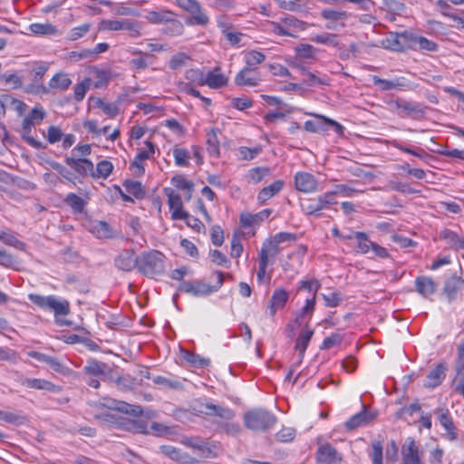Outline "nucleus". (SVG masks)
<instances>
[{
    "mask_svg": "<svg viewBox=\"0 0 464 464\" xmlns=\"http://www.w3.org/2000/svg\"><path fill=\"white\" fill-rule=\"evenodd\" d=\"M315 117L318 120L306 121L304 122V128L305 130L309 132H324L326 131V125H330L334 128L335 132L343 134L344 128L337 121L322 115H315Z\"/></svg>",
    "mask_w": 464,
    "mask_h": 464,
    "instance_id": "8",
    "label": "nucleus"
},
{
    "mask_svg": "<svg viewBox=\"0 0 464 464\" xmlns=\"http://www.w3.org/2000/svg\"><path fill=\"white\" fill-rule=\"evenodd\" d=\"M190 60V57L188 54L185 53H178L171 56V58L169 61V67L171 70H177L181 67H184L188 61Z\"/></svg>",
    "mask_w": 464,
    "mask_h": 464,
    "instance_id": "50",
    "label": "nucleus"
},
{
    "mask_svg": "<svg viewBox=\"0 0 464 464\" xmlns=\"http://www.w3.org/2000/svg\"><path fill=\"white\" fill-rule=\"evenodd\" d=\"M372 464H382V445L379 441L372 443L371 452Z\"/></svg>",
    "mask_w": 464,
    "mask_h": 464,
    "instance_id": "63",
    "label": "nucleus"
},
{
    "mask_svg": "<svg viewBox=\"0 0 464 464\" xmlns=\"http://www.w3.org/2000/svg\"><path fill=\"white\" fill-rule=\"evenodd\" d=\"M356 252L361 254H367L372 248V243L366 233L364 232H357L356 235Z\"/></svg>",
    "mask_w": 464,
    "mask_h": 464,
    "instance_id": "46",
    "label": "nucleus"
},
{
    "mask_svg": "<svg viewBox=\"0 0 464 464\" xmlns=\"http://www.w3.org/2000/svg\"><path fill=\"white\" fill-rule=\"evenodd\" d=\"M320 16L326 21L325 28L334 31L346 26V21L351 14L341 9L324 8L320 12Z\"/></svg>",
    "mask_w": 464,
    "mask_h": 464,
    "instance_id": "5",
    "label": "nucleus"
},
{
    "mask_svg": "<svg viewBox=\"0 0 464 464\" xmlns=\"http://www.w3.org/2000/svg\"><path fill=\"white\" fill-rule=\"evenodd\" d=\"M270 175V169L267 167H256L248 170L246 179L248 183L257 184L266 176Z\"/></svg>",
    "mask_w": 464,
    "mask_h": 464,
    "instance_id": "39",
    "label": "nucleus"
},
{
    "mask_svg": "<svg viewBox=\"0 0 464 464\" xmlns=\"http://www.w3.org/2000/svg\"><path fill=\"white\" fill-rule=\"evenodd\" d=\"M289 299V293L283 289L277 288L273 292L270 299L269 305L267 307L268 313L271 316H274L277 310L282 309Z\"/></svg>",
    "mask_w": 464,
    "mask_h": 464,
    "instance_id": "16",
    "label": "nucleus"
},
{
    "mask_svg": "<svg viewBox=\"0 0 464 464\" xmlns=\"http://www.w3.org/2000/svg\"><path fill=\"white\" fill-rule=\"evenodd\" d=\"M107 406L135 417L142 414V409L140 406L129 404L125 401H111V402L107 404Z\"/></svg>",
    "mask_w": 464,
    "mask_h": 464,
    "instance_id": "26",
    "label": "nucleus"
},
{
    "mask_svg": "<svg viewBox=\"0 0 464 464\" xmlns=\"http://www.w3.org/2000/svg\"><path fill=\"white\" fill-rule=\"evenodd\" d=\"M182 443L193 450L200 458H216L218 454V447L198 437L184 438Z\"/></svg>",
    "mask_w": 464,
    "mask_h": 464,
    "instance_id": "4",
    "label": "nucleus"
},
{
    "mask_svg": "<svg viewBox=\"0 0 464 464\" xmlns=\"http://www.w3.org/2000/svg\"><path fill=\"white\" fill-rule=\"evenodd\" d=\"M402 464H423L419 448L412 438H408L401 447Z\"/></svg>",
    "mask_w": 464,
    "mask_h": 464,
    "instance_id": "10",
    "label": "nucleus"
},
{
    "mask_svg": "<svg viewBox=\"0 0 464 464\" xmlns=\"http://www.w3.org/2000/svg\"><path fill=\"white\" fill-rule=\"evenodd\" d=\"M171 183L179 189L187 191V198L190 199L194 184L192 181L186 179L183 175H177L171 179Z\"/></svg>",
    "mask_w": 464,
    "mask_h": 464,
    "instance_id": "41",
    "label": "nucleus"
},
{
    "mask_svg": "<svg viewBox=\"0 0 464 464\" xmlns=\"http://www.w3.org/2000/svg\"><path fill=\"white\" fill-rule=\"evenodd\" d=\"M179 290L193 296H208L213 293L210 285L200 281H185L179 286Z\"/></svg>",
    "mask_w": 464,
    "mask_h": 464,
    "instance_id": "12",
    "label": "nucleus"
},
{
    "mask_svg": "<svg viewBox=\"0 0 464 464\" xmlns=\"http://www.w3.org/2000/svg\"><path fill=\"white\" fill-rule=\"evenodd\" d=\"M91 28V24L86 23L70 30L67 38L70 41H76L85 35Z\"/></svg>",
    "mask_w": 464,
    "mask_h": 464,
    "instance_id": "59",
    "label": "nucleus"
},
{
    "mask_svg": "<svg viewBox=\"0 0 464 464\" xmlns=\"http://www.w3.org/2000/svg\"><path fill=\"white\" fill-rule=\"evenodd\" d=\"M372 82L375 86H378L380 91L382 92L396 90L404 86V83L401 81V79L386 80L382 79L377 75L372 76Z\"/></svg>",
    "mask_w": 464,
    "mask_h": 464,
    "instance_id": "29",
    "label": "nucleus"
},
{
    "mask_svg": "<svg viewBox=\"0 0 464 464\" xmlns=\"http://www.w3.org/2000/svg\"><path fill=\"white\" fill-rule=\"evenodd\" d=\"M173 157H174L176 165L180 166V167L188 166L189 153H188V150L183 149V148H175L173 150Z\"/></svg>",
    "mask_w": 464,
    "mask_h": 464,
    "instance_id": "55",
    "label": "nucleus"
},
{
    "mask_svg": "<svg viewBox=\"0 0 464 464\" xmlns=\"http://www.w3.org/2000/svg\"><path fill=\"white\" fill-rule=\"evenodd\" d=\"M295 67H297L301 71V74L303 76L304 82L309 86L314 87L316 85H324L327 84V82L325 79L319 78L314 73L307 71L304 66L295 64Z\"/></svg>",
    "mask_w": 464,
    "mask_h": 464,
    "instance_id": "35",
    "label": "nucleus"
},
{
    "mask_svg": "<svg viewBox=\"0 0 464 464\" xmlns=\"http://www.w3.org/2000/svg\"><path fill=\"white\" fill-rule=\"evenodd\" d=\"M165 194L168 197L172 219H185L187 212L182 209L183 205L180 196L171 188H165Z\"/></svg>",
    "mask_w": 464,
    "mask_h": 464,
    "instance_id": "14",
    "label": "nucleus"
},
{
    "mask_svg": "<svg viewBox=\"0 0 464 464\" xmlns=\"http://www.w3.org/2000/svg\"><path fill=\"white\" fill-rule=\"evenodd\" d=\"M63 133L62 130L59 127L52 125L47 129L45 138L49 143L54 144L60 141L63 139Z\"/></svg>",
    "mask_w": 464,
    "mask_h": 464,
    "instance_id": "62",
    "label": "nucleus"
},
{
    "mask_svg": "<svg viewBox=\"0 0 464 464\" xmlns=\"http://www.w3.org/2000/svg\"><path fill=\"white\" fill-rule=\"evenodd\" d=\"M171 14L169 10L148 11L145 18L151 24H165L171 19Z\"/></svg>",
    "mask_w": 464,
    "mask_h": 464,
    "instance_id": "34",
    "label": "nucleus"
},
{
    "mask_svg": "<svg viewBox=\"0 0 464 464\" xmlns=\"http://www.w3.org/2000/svg\"><path fill=\"white\" fill-rule=\"evenodd\" d=\"M28 298L38 307L53 311L55 323L59 326L71 324L68 320L61 318L62 315H67L70 313V303L67 300L55 295L44 296L37 294H29Z\"/></svg>",
    "mask_w": 464,
    "mask_h": 464,
    "instance_id": "1",
    "label": "nucleus"
},
{
    "mask_svg": "<svg viewBox=\"0 0 464 464\" xmlns=\"http://www.w3.org/2000/svg\"><path fill=\"white\" fill-rule=\"evenodd\" d=\"M193 410L198 414L215 416L224 420H230L235 417V412L231 409L208 402L198 403Z\"/></svg>",
    "mask_w": 464,
    "mask_h": 464,
    "instance_id": "7",
    "label": "nucleus"
},
{
    "mask_svg": "<svg viewBox=\"0 0 464 464\" xmlns=\"http://www.w3.org/2000/svg\"><path fill=\"white\" fill-rule=\"evenodd\" d=\"M125 190L137 198H142L145 196V189L141 183L137 180H126L123 183Z\"/></svg>",
    "mask_w": 464,
    "mask_h": 464,
    "instance_id": "44",
    "label": "nucleus"
},
{
    "mask_svg": "<svg viewBox=\"0 0 464 464\" xmlns=\"http://www.w3.org/2000/svg\"><path fill=\"white\" fill-rule=\"evenodd\" d=\"M280 8L290 11V12H299L304 9V5L301 0H274Z\"/></svg>",
    "mask_w": 464,
    "mask_h": 464,
    "instance_id": "56",
    "label": "nucleus"
},
{
    "mask_svg": "<svg viewBox=\"0 0 464 464\" xmlns=\"http://www.w3.org/2000/svg\"><path fill=\"white\" fill-rule=\"evenodd\" d=\"M218 130L212 128L208 133L207 144L208 152L210 156L218 157L219 155V141L218 139Z\"/></svg>",
    "mask_w": 464,
    "mask_h": 464,
    "instance_id": "37",
    "label": "nucleus"
},
{
    "mask_svg": "<svg viewBox=\"0 0 464 464\" xmlns=\"http://www.w3.org/2000/svg\"><path fill=\"white\" fill-rule=\"evenodd\" d=\"M91 232L98 238H111L114 237L112 227L105 221L93 222Z\"/></svg>",
    "mask_w": 464,
    "mask_h": 464,
    "instance_id": "27",
    "label": "nucleus"
},
{
    "mask_svg": "<svg viewBox=\"0 0 464 464\" xmlns=\"http://www.w3.org/2000/svg\"><path fill=\"white\" fill-rule=\"evenodd\" d=\"M133 53L135 54H140V57L133 58L130 61V64L135 69H146L148 67V62L150 59H153L154 56L152 54H150L148 53H143L141 51H135Z\"/></svg>",
    "mask_w": 464,
    "mask_h": 464,
    "instance_id": "53",
    "label": "nucleus"
},
{
    "mask_svg": "<svg viewBox=\"0 0 464 464\" xmlns=\"http://www.w3.org/2000/svg\"><path fill=\"white\" fill-rule=\"evenodd\" d=\"M108 368L105 362L92 359L87 362L86 365L83 367V372L89 375L101 376L106 373Z\"/></svg>",
    "mask_w": 464,
    "mask_h": 464,
    "instance_id": "31",
    "label": "nucleus"
},
{
    "mask_svg": "<svg viewBox=\"0 0 464 464\" xmlns=\"http://www.w3.org/2000/svg\"><path fill=\"white\" fill-rule=\"evenodd\" d=\"M434 414L437 415V418L440 423V425L447 431V436L450 440H456L458 438L456 429L452 419L450 417V411L446 408H437L434 410Z\"/></svg>",
    "mask_w": 464,
    "mask_h": 464,
    "instance_id": "15",
    "label": "nucleus"
},
{
    "mask_svg": "<svg viewBox=\"0 0 464 464\" xmlns=\"http://www.w3.org/2000/svg\"><path fill=\"white\" fill-rule=\"evenodd\" d=\"M272 213V209L266 208L256 214L243 213L240 216V222L244 227H251L256 225L268 218Z\"/></svg>",
    "mask_w": 464,
    "mask_h": 464,
    "instance_id": "21",
    "label": "nucleus"
},
{
    "mask_svg": "<svg viewBox=\"0 0 464 464\" xmlns=\"http://www.w3.org/2000/svg\"><path fill=\"white\" fill-rule=\"evenodd\" d=\"M296 55L302 59H312L316 53V49L306 44H301L295 47Z\"/></svg>",
    "mask_w": 464,
    "mask_h": 464,
    "instance_id": "57",
    "label": "nucleus"
},
{
    "mask_svg": "<svg viewBox=\"0 0 464 464\" xmlns=\"http://www.w3.org/2000/svg\"><path fill=\"white\" fill-rule=\"evenodd\" d=\"M295 186L301 192L313 193L317 190L318 182L313 174L300 171L295 175Z\"/></svg>",
    "mask_w": 464,
    "mask_h": 464,
    "instance_id": "11",
    "label": "nucleus"
},
{
    "mask_svg": "<svg viewBox=\"0 0 464 464\" xmlns=\"http://www.w3.org/2000/svg\"><path fill=\"white\" fill-rule=\"evenodd\" d=\"M72 84L71 79L65 73H56L49 82L50 88L66 90Z\"/></svg>",
    "mask_w": 464,
    "mask_h": 464,
    "instance_id": "45",
    "label": "nucleus"
},
{
    "mask_svg": "<svg viewBox=\"0 0 464 464\" xmlns=\"http://www.w3.org/2000/svg\"><path fill=\"white\" fill-rule=\"evenodd\" d=\"M65 163L82 176H86L88 174L92 176L93 164L88 159L67 157L65 159Z\"/></svg>",
    "mask_w": 464,
    "mask_h": 464,
    "instance_id": "18",
    "label": "nucleus"
},
{
    "mask_svg": "<svg viewBox=\"0 0 464 464\" xmlns=\"http://www.w3.org/2000/svg\"><path fill=\"white\" fill-rule=\"evenodd\" d=\"M31 33L38 35H55L58 34L57 28L50 23H34L29 25Z\"/></svg>",
    "mask_w": 464,
    "mask_h": 464,
    "instance_id": "36",
    "label": "nucleus"
},
{
    "mask_svg": "<svg viewBox=\"0 0 464 464\" xmlns=\"http://www.w3.org/2000/svg\"><path fill=\"white\" fill-rule=\"evenodd\" d=\"M46 364H48L53 371L61 373L63 376H70L73 373L72 369L64 365L56 357L50 356Z\"/></svg>",
    "mask_w": 464,
    "mask_h": 464,
    "instance_id": "49",
    "label": "nucleus"
},
{
    "mask_svg": "<svg viewBox=\"0 0 464 464\" xmlns=\"http://www.w3.org/2000/svg\"><path fill=\"white\" fill-rule=\"evenodd\" d=\"M112 169H113V165L111 161L102 160L97 164L96 169L92 170V177L94 179H98V178L106 179L107 177L110 176Z\"/></svg>",
    "mask_w": 464,
    "mask_h": 464,
    "instance_id": "48",
    "label": "nucleus"
},
{
    "mask_svg": "<svg viewBox=\"0 0 464 464\" xmlns=\"http://www.w3.org/2000/svg\"><path fill=\"white\" fill-rule=\"evenodd\" d=\"M455 371L460 374L464 371V339L458 346V356L455 364Z\"/></svg>",
    "mask_w": 464,
    "mask_h": 464,
    "instance_id": "64",
    "label": "nucleus"
},
{
    "mask_svg": "<svg viewBox=\"0 0 464 464\" xmlns=\"http://www.w3.org/2000/svg\"><path fill=\"white\" fill-rule=\"evenodd\" d=\"M138 269L149 276L162 273L164 270L163 255L156 250L144 253L138 258Z\"/></svg>",
    "mask_w": 464,
    "mask_h": 464,
    "instance_id": "3",
    "label": "nucleus"
},
{
    "mask_svg": "<svg viewBox=\"0 0 464 464\" xmlns=\"http://www.w3.org/2000/svg\"><path fill=\"white\" fill-rule=\"evenodd\" d=\"M446 367L444 363L438 364L428 375L424 386L427 388H434L441 383L445 378Z\"/></svg>",
    "mask_w": 464,
    "mask_h": 464,
    "instance_id": "23",
    "label": "nucleus"
},
{
    "mask_svg": "<svg viewBox=\"0 0 464 464\" xmlns=\"http://www.w3.org/2000/svg\"><path fill=\"white\" fill-rule=\"evenodd\" d=\"M281 252L279 245L270 238L266 239L259 251V259L266 257V262L269 263L270 258H275Z\"/></svg>",
    "mask_w": 464,
    "mask_h": 464,
    "instance_id": "28",
    "label": "nucleus"
},
{
    "mask_svg": "<svg viewBox=\"0 0 464 464\" xmlns=\"http://www.w3.org/2000/svg\"><path fill=\"white\" fill-rule=\"evenodd\" d=\"M281 22L288 30L292 31L294 34L304 31L308 25L307 23L301 21L292 15L282 17Z\"/></svg>",
    "mask_w": 464,
    "mask_h": 464,
    "instance_id": "38",
    "label": "nucleus"
},
{
    "mask_svg": "<svg viewBox=\"0 0 464 464\" xmlns=\"http://www.w3.org/2000/svg\"><path fill=\"white\" fill-rule=\"evenodd\" d=\"M416 290L419 294L424 297L434 294L436 290V285L433 280L427 276H419L415 280Z\"/></svg>",
    "mask_w": 464,
    "mask_h": 464,
    "instance_id": "24",
    "label": "nucleus"
},
{
    "mask_svg": "<svg viewBox=\"0 0 464 464\" xmlns=\"http://www.w3.org/2000/svg\"><path fill=\"white\" fill-rule=\"evenodd\" d=\"M94 104L96 107L100 108L105 114H107L110 118H114L119 112V109L117 105L114 103L105 102L101 98H97L94 101Z\"/></svg>",
    "mask_w": 464,
    "mask_h": 464,
    "instance_id": "51",
    "label": "nucleus"
},
{
    "mask_svg": "<svg viewBox=\"0 0 464 464\" xmlns=\"http://www.w3.org/2000/svg\"><path fill=\"white\" fill-rule=\"evenodd\" d=\"M261 81L257 68L245 66L235 77V83L238 86L256 87Z\"/></svg>",
    "mask_w": 464,
    "mask_h": 464,
    "instance_id": "9",
    "label": "nucleus"
},
{
    "mask_svg": "<svg viewBox=\"0 0 464 464\" xmlns=\"http://www.w3.org/2000/svg\"><path fill=\"white\" fill-rule=\"evenodd\" d=\"M189 14H191V24L206 25L208 23V17L203 12L200 5H197Z\"/></svg>",
    "mask_w": 464,
    "mask_h": 464,
    "instance_id": "54",
    "label": "nucleus"
},
{
    "mask_svg": "<svg viewBox=\"0 0 464 464\" xmlns=\"http://www.w3.org/2000/svg\"><path fill=\"white\" fill-rule=\"evenodd\" d=\"M283 187L284 181L278 179L269 186L263 188L257 195L258 202L262 205L265 204L268 199L279 193Z\"/></svg>",
    "mask_w": 464,
    "mask_h": 464,
    "instance_id": "22",
    "label": "nucleus"
},
{
    "mask_svg": "<svg viewBox=\"0 0 464 464\" xmlns=\"http://www.w3.org/2000/svg\"><path fill=\"white\" fill-rule=\"evenodd\" d=\"M34 124L29 120L24 119L22 122V138L31 147L34 149H42L41 141L36 140L31 136L32 127Z\"/></svg>",
    "mask_w": 464,
    "mask_h": 464,
    "instance_id": "30",
    "label": "nucleus"
},
{
    "mask_svg": "<svg viewBox=\"0 0 464 464\" xmlns=\"http://www.w3.org/2000/svg\"><path fill=\"white\" fill-rule=\"evenodd\" d=\"M115 382L118 389L121 391H131L140 385L137 379L130 374H124L118 377Z\"/></svg>",
    "mask_w": 464,
    "mask_h": 464,
    "instance_id": "43",
    "label": "nucleus"
},
{
    "mask_svg": "<svg viewBox=\"0 0 464 464\" xmlns=\"http://www.w3.org/2000/svg\"><path fill=\"white\" fill-rule=\"evenodd\" d=\"M311 40L315 44H324L334 48H338L340 45L338 35L332 33L316 34L313 36Z\"/></svg>",
    "mask_w": 464,
    "mask_h": 464,
    "instance_id": "33",
    "label": "nucleus"
},
{
    "mask_svg": "<svg viewBox=\"0 0 464 464\" xmlns=\"http://www.w3.org/2000/svg\"><path fill=\"white\" fill-rule=\"evenodd\" d=\"M218 68H216L214 71L208 72V82L207 85L213 89L221 88L226 86L227 83V78L223 73L216 72Z\"/></svg>",
    "mask_w": 464,
    "mask_h": 464,
    "instance_id": "40",
    "label": "nucleus"
},
{
    "mask_svg": "<svg viewBox=\"0 0 464 464\" xmlns=\"http://www.w3.org/2000/svg\"><path fill=\"white\" fill-rule=\"evenodd\" d=\"M314 334V331L308 328L302 330L298 338L295 342V349L299 352L300 361L304 357L305 350L307 348L308 343L310 342L312 336Z\"/></svg>",
    "mask_w": 464,
    "mask_h": 464,
    "instance_id": "32",
    "label": "nucleus"
},
{
    "mask_svg": "<svg viewBox=\"0 0 464 464\" xmlns=\"http://www.w3.org/2000/svg\"><path fill=\"white\" fill-rule=\"evenodd\" d=\"M391 110L397 111L401 117H412L419 118L425 112V107L418 102H408V101H391Z\"/></svg>",
    "mask_w": 464,
    "mask_h": 464,
    "instance_id": "6",
    "label": "nucleus"
},
{
    "mask_svg": "<svg viewBox=\"0 0 464 464\" xmlns=\"http://www.w3.org/2000/svg\"><path fill=\"white\" fill-rule=\"evenodd\" d=\"M23 385L30 389L44 390L52 392H59L61 391L59 386L44 379L28 378L23 382Z\"/></svg>",
    "mask_w": 464,
    "mask_h": 464,
    "instance_id": "20",
    "label": "nucleus"
},
{
    "mask_svg": "<svg viewBox=\"0 0 464 464\" xmlns=\"http://www.w3.org/2000/svg\"><path fill=\"white\" fill-rule=\"evenodd\" d=\"M48 63L44 62H40L35 63L34 68L31 71V78L32 81L37 82L43 78L45 72L48 70Z\"/></svg>",
    "mask_w": 464,
    "mask_h": 464,
    "instance_id": "61",
    "label": "nucleus"
},
{
    "mask_svg": "<svg viewBox=\"0 0 464 464\" xmlns=\"http://www.w3.org/2000/svg\"><path fill=\"white\" fill-rule=\"evenodd\" d=\"M464 286V280L460 277L453 276L450 277L444 285V293L450 301L453 300L457 292L461 290Z\"/></svg>",
    "mask_w": 464,
    "mask_h": 464,
    "instance_id": "25",
    "label": "nucleus"
},
{
    "mask_svg": "<svg viewBox=\"0 0 464 464\" xmlns=\"http://www.w3.org/2000/svg\"><path fill=\"white\" fill-rule=\"evenodd\" d=\"M164 32L171 36L180 35L183 33L184 27L180 21L175 19L174 13L171 14V19L167 21Z\"/></svg>",
    "mask_w": 464,
    "mask_h": 464,
    "instance_id": "47",
    "label": "nucleus"
},
{
    "mask_svg": "<svg viewBox=\"0 0 464 464\" xmlns=\"http://www.w3.org/2000/svg\"><path fill=\"white\" fill-rule=\"evenodd\" d=\"M121 30L128 31L131 37H138L140 35V23L133 20H122Z\"/></svg>",
    "mask_w": 464,
    "mask_h": 464,
    "instance_id": "60",
    "label": "nucleus"
},
{
    "mask_svg": "<svg viewBox=\"0 0 464 464\" xmlns=\"http://www.w3.org/2000/svg\"><path fill=\"white\" fill-rule=\"evenodd\" d=\"M64 201L68 206H70L73 210L77 212H82L84 208L85 203L83 199L74 193H69L66 196Z\"/></svg>",
    "mask_w": 464,
    "mask_h": 464,
    "instance_id": "58",
    "label": "nucleus"
},
{
    "mask_svg": "<svg viewBox=\"0 0 464 464\" xmlns=\"http://www.w3.org/2000/svg\"><path fill=\"white\" fill-rule=\"evenodd\" d=\"M243 420L245 426L255 431H266L276 422V418L273 413L260 408L245 412Z\"/></svg>",
    "mask_w": 464,
    "mask_h": 464,
    "instance_id": "2",
    "label": "nucleus"
},
{
    "mask_svg": "<svg viewBox=\"0 0 464 464\" xmlns=\"http://www.w3.org/2000/svg\"><path fill=\"white\" fill-rule=\"evenodd\" d=\"M317 461L324 464H337L342 460L341 455L329 443L320 444L316 452Z\"/></svg>",
    "mask_w": 464,
    "mask_h": 464,
    "instance_id": "13",
    "label": "nucleus"
},
{
    "mask_svg": "<svg viewBox=\"0 0 464 464\" xmlns=\"http://www.w3.org/2000/svg\"><path fill=\"white\" fill-rule=\"evenodd\" d=\"M244 60L246 67L256 68V65L266 60V55L261 52L251 50L245 53Z\"/></svg>",
    "mask_w": 464,
    "mask_h": 464,
    "instance_id": "42",
    "label": "nucleus"
},
{
    "mask_svg": "<svg viewBox=\"0 0 464 464\" xmlns=\"http://www.w3.org/2000/svg\"><path fill=\"white\" fill-rule=\"evenodd\" d=\"M114 264L117 268L122 271H130L136 266H138V258L133 251L124 250L117 256Z\"/></svg>",
    "mask_w": 464,
    "mask_h": 464,
    "instance_id": "17",
    "label": "nucleus"
},
{
    "mask_svg": "<svg viewBox=\"0 0 464 464\" xmlns=\"http://www.w3.org/2000/svg\"><path fill=\"white\" fill-rule=\"evenodd\" d=\"M373 418L374 415L368 412L363 407L362 411L354 414L345 422V428L348 430H355L359 427L367 425L372 420H373Z\"/></svg>",
    "mask_w": 464,
    "mask_h": 464,
    "instance_id": "19",
    "label": "nucleus"
},
{
    "mask_svg": "<svg viewBox=\"0 0 464 464\" xmlns=\"http://www.w3.org/2000/svg\"><path fill=\"white\" fill-rule=\"evenodd\" d=\"M261 147L248 148L239 147L237 150L238 159L241 160H251L260 154Z\"/></svg>",
    "mask_w": 464,
    "mask_h": 464,
    "instance_id": "52",
    "label": "nucleus"
}]
</instances>
